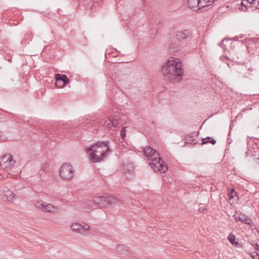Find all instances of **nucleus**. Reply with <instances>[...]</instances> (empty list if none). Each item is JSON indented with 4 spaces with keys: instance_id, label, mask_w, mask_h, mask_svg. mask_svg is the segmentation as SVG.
I'll use <instances>...</instances> for the list:
<instances>
[{
    "instance_id": "6",
    "label": "nucleus",
    "mask_w": 259,
    "mask_h": 259,
    "mask_svg": "<svg viewBox=\"0 0 259 259\" xmlns=\"http://www.w3.org/2000/svg\"><path fill=\"white\" fill-rule=\"evenodd\" d=\"M71 228L74 232L82 235H85L90 228V226L88 224L84 223L81 224L78 223H72Z\"/></svg>"
},
{
    "instance_id": "35",
    "label": "nucleus",
    "mask_w": 259,
    "mask_h": 259,
    "mask_svg": "<svg viewBox=\"0 0 259 259\" xmlns=\"http://www.w3.org/2000/svg\"><path fill=\"white\" fill-rule=\"evenodd\" d=\"M257 159L258 160H259V157H258Z\"/></svg>"
},
{
    "instance_id": "7",
    "label": "nucleus",
    "mask_w": 259,
    "mask_h": 259,
    "mask_svg": "<svg viewBox=\"0 0 259 259\" xmlns=\"http://www.w3.org/2000/svg\"><path fill=\"white\" fill-rule=\"evenodd\" d=\"M36 208H39L45 212H54L56 211V208L54 206L50 203H47L45 202L36 201L35 203Z\"/></svg>"
},
{
    "instance_id": "26",
    "label": "nucleus",
    "mask_w": 259,
    "mask_h": 259,
    "mask_svg": "<svg viewBox=\"0 0 259 259\" xmlns=\"http://www.w3.org/2000/svg\"><path fill=\"white\" fill-rule=\"evenodd\" d=\"M48 166V164L47 163H45L42 166V169L44 171H47V168Z\"/></svg>"
},
{
    "instance_id": "4",
    "label": "nucleus",
    "mask_w": 259,
    "mask_h": 259,
    "mask_svg": "<svg viewBox=\"0 0 259 259\" xmlns=\"http://www.w3.org/2000/svg\"><path fill=\"white\" fill-rule=\"evenodd\" d=\"M99 207L113 206L114 205H119L120 200L116 197L112 196H95L93 200H89L82 204V208L85 211L89 212L93 210L92 203Z\"/></svg>"
},
{
    "instance_id": "13",
    "label": "nucleus",
    "mask_w": 259,
    "mask_h": 259,
    "mask_svg": "<svg viewBox=\"0 0 259 259\" xmlns=\"http://www.w3.org/2000/svg\"><path fill=\"white\" fill-rule=\"evenodd\" d=\"M15 164V161L13 159L9 160V161L5 163L4 165H1L0 166L4 168L5 170H8L11 168L13 167Z\"/></svg>"
},
{
    "instance_id": "36",
    "label": "nucleus",
    "mask_w": 259,
    "mask_h": 259,
    "mask_svg": "<svg viewBox=\"0 0 259 259\" xmlns=\"http://www.w3.org/2000/svg\"><path fill=\"white\" fill-rule=\"evenodd\" d=\"M258 4H259V1H258Z\"/></svg>"
},
{
    "instance_id": "24",
    "label": "nucleus",
    "mask_w": 259,
    "mask_h": 259,
    "mask_svg": "<svg viewBox=\"0 0 259 259\" xmlns=\"http://www.w3.org/2000/svg\"><path fill=\"white\" fill-rule=\"evenodd\" d=\"M111 124V122H110V121H108V120H107L104 123V125L106 126L109 128H111L113 127V126H112Z\"/></svg>"
},
{
    "instance_id": "20",
    "label": "nucleus",
    "mask_w": 259,
    "mask_h": 259,
    "mask_svg": "<svg viewBox=\"0 0 259 259\" xmlns=\"http://www.w3.org/2000/svg\"><path fill=\"white\" fill-rule=\"evenodd\" d=\"M228 195L229 196L230 199H233L236 195V192H235V189H231L228 193Z\"/></svg>"
},
{
    "instance_id": "1",
    "label": "nucleus",
    "mask_w": 259,
    "mask_h": 259,
    "mask_svg": "<svg viewBox=\"0 0 259 259\" xmlns=\"http://www.w3.org/2000/svg\"><path fill=\"white\" fill-rule=\"evenodd\" d=\"M182 63L177 58L169 59L161 68V72L166 80L175 81L184 73Z\"/></svg>"
},
{
    "instance_id": "17",
    "label": "nucleus",
    "mask_w": 259,
    "mask_h": 259,
    "mask_svg": "<svg viewBox=\"0 0 259 259\" xmlns=\"http://www.w3.org/2000/svg\"><path fill=\"white\" fill-rule=\"evenodd\" d=\"M13 159V157L9 154H5L1 157L0 161V165H4L5 162L9 161V160Z\"/></svg>"
},
{
    "instance_id": "25",
    "label": "nucleus",
    "mask_w": 259,
    "mask_h": 259,
    "mask_svg": "<svg viewBox=\"0 0 259 259\" xmlns=\"http://www.w3.org/2000/svg\"><path fill=\"white\" fill-rule=\"evenodd\" d=\"M220 60L223 62H225L226 60H228V58L227 56H222L220 57Z\"/></svg>"
},
{
    "instance_id": "18",
    "label": "nucleus",
    "mask_w": 259,
    "mask_h": 259,
    "mask_svg": "<svg viewBox=\"0 0 259 259\" xmlns=\"http://www.w3.org/2000/svg\"><path fill=\"white\" fill-rule=\"evenodd\" d=\"M248 3L246 0H243L241 4V9L244 11L247 10L249 8H250Z\"/></svg>"
},
{
    "instance_id": "28",
    "label": "nucleus",
    "mask_w": 259,
    "mask_h": 259,
    "mask_svg": "<svg viewBox=\"0 0 259 259\" xmlns=\"http://www.w3.org/2000/svg\"><path fill=\"white\" fill-rule=\"evenodd\" d=\"M5 140V137L3 136L2 133L0 131V140L3 141Z\"/></svg>"
},
{
    "instance_id": "22",
    "label": "nucleus",
    "mask_w": 259,
    "mask_h": 259,
    "mask_svg": "<svg viewBox=\"0 0 259 259\" xmlns=\"http://www.w3.org/2000/svg\"><path fill=\"white\" fill-rule=\"evenodd\" d=\"M126 127H123L121 131H120V136L122 139H124L125 136H126V130H125Z\"/></svg>"
},
{
    "instance_id": "29",
    "label": "nucleus",
    "mask_w": 259,
    "mask_h": 259,
    "mask_svg": "<svg viewBox=\"0 0 259 259\" xmlns=\"http://www.w3.org/2000/svg\"><path fill=\"white\" fill-rule=\"evenodd\" d=\"M192 142L191 143V144H194V145H195V144H198L197 141L196 140H195V139H193V140H192Z\"/></svg>"
},
{
    "instance_id": "15",
    "label": "nucleus",
    "mask_w": 259,
    "mask_h": 259,
    "mask_svg": "<svg viewBox=\"0 0 259 259\" xmlns=\"http://www.w3.org/2000/svg\"><path fill=\"white\" fill-rule=\"evenodd\" d=\"M208 143H211L212 145H214L216 143V141L214 139L210 137H207L205 138H203L202 139V142L201 143H199V145H204V144H207Z\"/></svg>"
},
{
    "instance_id": "11",
    "label": "nucleus",
    "mask_w": 259,
    "mask_h": 259,
    "mask_svg": "<svg viewBox=\"0 0 259 259\" xmlns=\"http://www.w3.org/2000/svg\"><path fill=\"white\" fill-rule=\"evenodd\" d=\"M235 219L237 222L239 221L247 225H251L252 223V220L250 218L243 214H241L238 217H236Z\"/></svg>"
},
{
    "instance_id": "12",
    "label": "nucleus",
    "mask_w": 259,
    "mask_h": 259,
    "mask_svg": "<svg viewBox=\"0 0 259 259\" xmlns=\"http://www.w3.org/2000/svg\"><path fill=\"white\" fill-rule=\"evenodd\" d=\"M117 251L123 254H127L129 251V248L125 245L119 244L116 247Z\"/></svg>"
},
{
    "instance_id": "34",
    "label": "nucleus",
    "mask_w": 259,
    "mask_h": 259,
    "mask_svg": "<svg viewBox=\"0 0 259 259\" xmlns=\"http://www.w3.org/2000/svg\"><path fill=\"white\" fill-rule=\"evenodd\" d=\"M226 63L228 65V66H229V63L228 62H226Z\"/></svg>"
},
{
    "instance_id": "19",
    "label": "nucleus",
    "mask_w": 259,
    "mask_h": 259,
    "mask_svg": "<svg viewBox=\"0 0 259 259\" xmlns=\"http://www.w3.org/2000/svg\"><path fill=\"white\" fill-rule=\"evenodd\" d=\"M119 118H113L112 117H109V121L111 122V125L113 127H116L119 125Z\"/></svg>"
},
{
    "instance_id": "16",
    "label": "nucleus",
    "mask_w": 259,
    "mask_h": 259,
    "mask_svg": "<svg viewBox=\"0 0 259 259\" xmlns=\"http://www.w3.org/2000/svg\"><path fill=\"white\" fill-rule=\"evenodd\" d=\"M228 239L229 241L233 245L236 246H237L238 245L239 243L238 242L235 241L236 236L233 233H231L229 234V236L228 237Z\"/></svg>"
},
{
    "instance_id": "33",
    "label": "nucleus",
    "mask_w": 259,
    "mask_h": 259,
    "mask_svg": "<svg viewBox=\"0 0 259 259\" xmlns=\"http://www.w3.org/2000/svg\"><path fill=\"white\" fill-rule=\"evenodd\" d=\"M179 49V47H178V48H177V49H176V51H178ZM173 51H174V52H175V50H174Z\"/></svg>"
},
{
    "instance_id": "14",
    "label": "nucleus",
    "mask_w": 259,
    "mask_h": 259,
    "mask_svg": "<svg viewBox=\"0 0 259 259\" xmlns=\"http://www.w3.org/2000/svg\"><path fill=\"white\" fill-rule=\"evenodd\" d=\"M130 167L131 168H124V174L126 177L128 179H131L134 175V170L133 167L131 165H130Z\"/></svg>"
},
{
    "instance_id": "3",
    "label": "nucleus",
    "mask_w": 259,
    "mask_h": 259,
    "mask_svg": "<svg viewBox=\"0 0 259 259\" xmlns=\"http://www.w3.org/2000/svg\"><path fill=\"white\" fill-rule=\"evenodd\" d=\"M144 155L148 160L150 161L149 165L154 171H159L161 173L165 172L167 169V165L159 157V153L150 146H147L143 149Z\"/></svg>"
},
{
    "instance_id": "32",
    "label": "nucleus",
    "mask_w": 259,
    "mask_h": 259,
    "mask_svg": "<svg viewBox=\"0 0 259 259\" xmlns=\"http://www.w3.org/2000/svg\"><path fill=\"white\" fill-rule=\"evenodd\" d=\"M255 40V42H257L259 41V40L257 38H256Z\"/></svg>"
},
{
    "instance_id": "10",
    "label": "nucleus",
    "mask_w": 259,
    "mask_h": 259,
    "mask_svg": "<svg viewBox=\"0 0 259 259\" xmlns=\"http://www.w3.org/2000/svg\"><path fill=\"white\" fill-rule=\"evenodd\" d=\"M15 197L13 192L8 190L4 191L1 195L2 199L5 201H11Z\"/></svg>"
},
{
    "instance_id": "8",
    "label": "nucleus",
    "mask_w": 259,
    "mask_h": 259,
    "mask_svg": "<svg viewBox=\"0 0 259 259\" xmlns=\"http://www.w3.org/2000/svg\"><path fill=\"white\" fill-rule=\"evenodd\" d=\"M56 87L58 88H63L69 81V79L65 74H56L55 75Z\"/></svg>"
},
{
    "instance_id": "21",
    "label": "nucleus",
    "mask_w": 259,
    "mask_h": 259,
    "mask_svg": "<svg viewBox=\"0 0 259 259\" xmlns=\"http://www.w3.org/2000/svg\"><path fill=\"white\" fill-rule=\"evenodd\" d=\"M250 255L253 259H259V253L256 251H253L250 253Z\"/></svg>"
},
{
    "instance_id": "5",
    "label": "nucleus",
    "mask_w": 259,
    "mask_h": 259,
    "mask_svg": "<svg viewBox=\"0 0 259 259\" xmlns=\"http://www.w3.org/2000/svg\"><path fill=\"white\" fill-rule=\"evenodd\" d=\"M74 172L72 166L68 163L63 164L60 169V176L61 178L65 180L72 179Z\"/></svg>"
},
{
    "instance_id": "30",
    "label": "nucleus",
    "mask_w": 259,
    "mask_h": 259,
    "mask_svg": "<svg viewBox=\"0 0 259 259\" xmlns=\"http://www.w3.org/2000/svg\"><path fill=\"white\" fill-rule=\"evenodd\" d=\"M109 117H112L113 118H119L117 115H111Z\"/></svg>"
},
{
    "instance_id": "27",
    "label": "nucleus",
    "mask_w": 259,
    "mask_h": 259,
    "mask_svg": "<svg viewBox=\"0 0 259 259\" xmlns=\"http://www.w3.org/2000/svg\"><path fill=\"white\" fill-rule=\"evenodd\" d=\"M246 2L248 3V4L249 5L250 7H251V5L254 4L255 0H246Z\"/></svg>"
},
{
    "instance_id": "23",
    "label": "nucleus",
    "mask_w": 259,
    "mask_h": 259,
    "mask_svg": "<svg viewBox=\"0 0 259 259\" xmlns=\"http://www.w3.org/2000/svg\"><path fill=\"white\" fill-rule=\"evenodd\" d=\"M228 40L226 39H224L223 40H222V41L220 43V46L222 47V48H225V46H226V45L225 44V43L226 42H228Z\"/></svg>"
},
{
    "instance_id": "2",
    "label": "nucleus",
    "mask_w": 259,
    "mask_h": 259,
    "mask_svg": "<svg viewBox=\"0 0 259 259\" xmlns=\"http://www.w3.org/2000/svg\"><path fill=\"white\" fill-rule=\"evenodd\" d=\"M94 162L101 161L111 152L108 141H98L85 150Z\"/></svg>"
},
{
    "instance_id": "31",
    "label": "nucleus",
    "mask_w": 259,
    "mask_h": 259,
    "mask_svg": "<svg viewBox=\"0 0 259 259\" xmlns=\"http://www.w3.org/2000/svg\"><path fill=\"white\" fill-rule=\"evenodd\" d=\"M172 49H175V47H173V45H171L170 47V50L172 51Z\"/></svg>"
},
{
    "instance_id": "9",
    "label": "nucleus",
    "mask_w": 259,
    "mask_h": 259,
    "mask_svg": "<svg viewBox=\"0 0 259 259\" xmlns=\"http://www.w3.org/2000/svg\"><path fill=\"white\" fill-rule=\"evenodd\" d=\"M192 32L189 29L178 31L176 34V37L179 41L189 40L191 38Z\"/></svg>"
}]
</instances>
